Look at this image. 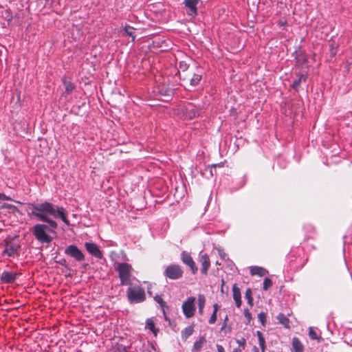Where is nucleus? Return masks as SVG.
Returning a JSON list of instances; mask_svg holds the SVG:
<instances>
[{
  "label": "nucleus",
  "instance_id": "nucleus-1",
  "mask_svg": "<svg viewBox=\"0 0 352 352\" xmlns=\"http://www.w3.org/2000/svg\"><path fill=\"white\" fill-rule=\"evenodd\" d=\"M29 215L47 223H37L32 228L34 237L41 243H50L52 241V237L47 232L50 228L54 230L58 228L57 222L53 219H60L65 224L69 225L67 212L63 206L44 201L29 204Z\"/></svg>",
  "mask_w": 352,
  "mask_h": 352
},
{
  "label": "nucleus",
  "instance_id": "nucleus-2",
  "mask_svg": "<svg viewBox=\"0 0 352 352\" xmlns=\"http://www.w3.org/2000/svg\"><path fill=\"white\" fill-rule=\"evenodd\" d=\"M116 271L118 273L122 285H131L132 284L133 267L126 263H118L115 267Z\"/></svg>",
  "mask_w": 352,
  "mask_h": 352
},
{
  "label": "nucleus",
  "instance_id": "nucleus-3",
  "mask_svg": "<svg viewBox=\"0 0 352 352\" xmlns=\"http://www.w3.org/2000/svg\"><path fill=\"white\" fill-rule=\"evenodd\" d=\"M202 113V109L200 105H196L193 103H187L182 105L179 109L178 114L184 120H192L198 117Z\"/></svg>",
  "mask_w": 352,
  "mask_h": 352
},
{
  "label": "nucleus",
  "instance_id": "nucleus-4",
  "mask_svg": "<svg viewBox=\"0 0 352 352\" xmlns=\"http://www.w3.org/2000/svg\"><path fill=\"white\" fill-rule=\"evenodd\" d=\"M126 296L131 304L140 303L146 299L144 289L139 285L129 287L126 290Z\"/></svg>",
  "mask_w": 352,
  "mask_h": 352
},
{
  "label": "nucleus",
  "instance_id": "nucleus-5",
  "mask_svg": "<svg viewBox=\"0 0 352 352\" xmlns=\"http://www.w3.org/2000/svg\"><path fill=\"white\" fill-rule=\"evenodd\" d=\"M195 300V297L190 296L184 301L182 309L186 318H190L194 316L196 311Z\"/></svg>",
  "mask_w": 352,
  "mask_h": 352
},
{
  "label": "nucleus",
  "instance_id": "nucleus-6",
  "mask_svg": "<svg viewBox=\"0 0 352 352\" xmlns=\"http://www.w3.org/2000/svg\"><path fill=\"white\" fill-rule=\"evenodd\" d=\"M164 275L167 278L177 280L182 276L183 270L179 265L172 264L166 267Z\"/></svg>",
  "mask_w": 352,
  "mask_h": 352
},
{
  "label": "nucleus",
  "instance_id": "nucleus-7",
  "mask_svg": "<svg viewBox=\"0 0 352 352\" xmlns=\"http://www.w3.org/2000/svg\"><path fill=\"white\" fill-rule=\"evenodd\" d=\"M20 248V245L12 241L6 242L1 255L3 256H7L9 257L18 256L19 255Z\"/></svg>",
  "mask_w": 352,
  "mask_h": 352
},
{
  "label": "nucleus",
  "instance_id": "nucleus-8",
  "mask_svg": "<svg viewBox=\"0 0 352 352\" xmlns=\"http://www.w3.org/2000/svg\"><path fill=\"white\" fill-rule=\"evenodd\" d=\"M65 254L74 258L76 261L81 262L85 260V255L82 251L75 245L67 246L65 251Z\"/></svg>",
  "mask_w": 352,
  "mask_h": 352
},
{
  "label": "nucleus",
  "instance_id": "nucleus-9",
  "mask_svg": "<svg viewBox=\"0 0 352 352\" xmlns=\"http://www.w3.org/2000/svg\"><path fill=\"white\" fill-rule=\"evenodd\" d=\"M181 259L182 261L188 265L190 270L192 271V273L193 274H196L197 272V267L195 265V263L194 262L192 256L190 254L185 251L182 252L181 254Z\"/></svg>",
  "mask_w": 352,
  "mask_h": 352
},
{
  "label": "nucleus",
  "instance_id": "nucleus-10",
  "mask_svg": "<svg viewBox=\"0 0 352 352\" xmlns=\"http://www.w3.org/2000/svg\"><path fill=\"white\" fill-rule=\"evenodd\" d=\"M85 247L87 251L91 254L93 256L97 258H102V252L99 249L98 246L94 243L86 242Z\"/></svg>",
  "mask_w": 352,
  "mask_h": 352
},
{
  "label": "nucleus",
  "instance_id": "nucleus-11",
  "mask_svg": "<svg viewBox=\"0 0 352 352\" xmlns=\"http://www.w3.org/2000/svg\"><path fill=\"white\" fill-rule=\"evenodd\" d=\"M199 263L201 265V272L206 275L208 274V270L210 267V261L209 256L207 254L203 253L202 252L199 254Z\"/></svg>",
  "mask_w": 352,
  "mask_h": 352
},
{
  "label": "nucleus",
  "instance_id": "nucleus-12",
  "mask_svg": "<svg viewBox=\"0 0 352 352\" xmlns=\"http://www.w3.org/2000/svg\"><path fill=\"white\" fill-rule=\"evenodd\" d=\"M200 0H184V4L188 9L187 14L192 17L197 15V6Z\"/></svg>",
  "mask_w": 352,
  "mask_h": 352
},
{
  "label": "nucleus",
  "instance_id": "nucleus-13",
  "mask_svg": "<svg viewBox=\"0 0 352 352\" xmlns=\"http://www.w3.org/2000/svg\"><path fill=\"white\" fill-rule=\"evenodd\" d=\"M18 275L16 272L3 271L0 276V280L3 283H12L16 279Z\"/></svg>",
  "mask_w": 352,
  "mask_h": 352
},
{
  "label": "nucleus",
  "instance_id": "nucleus-14",
  "mask_svg": "<svg viewBox=\"0 0 352 352\" xmlns=\"http://www.w3.org/2000/svg\"><path fill=\"white\" fill-rule=\"evenodd\" d=\"M250 272L252 276H258L260 277L268 274V271L266 269L259 266H251L250 267Z\"/></svg>",
  "mask_w": 352,
  "mask_h": 352
},
{
  "label": "nucleus",
  "instance_id": "nucleus-15",
  "mask_svg": "<svg viewBox=\"0 0 352 352\" xmlns=\"http://www.w3.org/2000/svg\"><path fill=\"white\" fill-rule=\"evenodd\" d=\"M307 74L304 72H300L297 74V78L294 80L292 87L294 89H297L298 87L300 86L301 82H305L307 80Z\"/></svg>",
  "mask_w": 352,
  "mask_h": 352
},
{
  "label": "nucleus",
  "instance_id": "nucleus-16",
  "mask_svg": "<svg viewBox=\"0 0 352 352\" xmlns=\"http://www.w3.org/2000/svg\"><path fill=\"white\" fill-rule=\"evenodd\" d=\"M153 318H148L146 321L145 328L150 330L155 336H157L158 329L156 328Z\"/></svg>",
  "mask_w": 352,
  "mask_h": 352
},
{
  "label": "nucleus",
  "instance_id": "nucleus-17",
  "mask_svg": "<svg viewBox=\"0 0 352 352\" xmlns=\"http://www.w3.org/2000/svg\"><path fill=\"white\" fill-rule=\"evenodd\" d=\"M292 352H303L304 346L298 338L292 339Z\"/></svg>",
  "mask_w": 352,
  "mask_h": 352
},
{
  "label": "nucleus",
  "instance_id": "nucleus-18",
  "mask_svg": "<svg viewBox=\"0 0 352 352\" xmlns=\"http://www.w3.org/2000/svg\"><path fill=\"white\" fill-rule=\"evenodd\" d=\"M233 298L237 307H240L241 305L240 289L234 285L232 288Z\"/></svg>",
  "mask_w": 352,
  "mask_h": 352
},
{
  "label": "nucleus",
  "instance_id": "nucleus-19",
  "mask_svg": "<svg viewBox=\"0 0 352 352\" xmlns=\"http://www.w3.org/2000/svg\"><path fill=\"white\" fill-rule=\"evenodd\" d=\"M202 78L201 73H194L190 79V85L192 87L197 86Z\"/></svg>",
  "mask_w": 352,
  "mask_h": 352
},
{
  "label": "nucleus",
  "instance_id": "nucleus-20",
  "mask_svg": "<svg viewBox=\"0 0 352 352\" xmlns=\"http://www.w3.org/2000/svg\"><path fill=\"white\" fill-rule=\"evenodd\" d=\"M256 335L258 337V344L261 350V352H265L266 349L265 340L263 337V333L260 331L256 332Z\"/></svg>",
  "mask_w": 352,
  "mask_h": 352
},
{
  "label": "nucleus",
  "instance_id": "nucleus-21",
  "mask_svg": "<svg viewBox=\"0 0 352 352\" xmlns=\"http://www.w3.org/2000/svg\"><path fill=\"white\" fill-rule=\"evenodd\" d=\"M194 332V327L193 325H190L186 327L182 331V338L183 340H186L189 336H190Z\"/></svg>",
  "mask_w": 352,
  "mask_h": 352
},
{
  "label": "nucleus",
  "instance_id": "nucleus-22",
  "mask_svg": "<svg viewBox=\"0 0 352 352\" xmlns=\"http://www.w3.org/2000/svg\"><path fill=\"white\" fill-rule=\"evenodd\" d=\"M206 342V340L204 337L199 338V340L196 341L194 343L192 350L199 352L201 350L204 343Z\"/></svg>",
  "mask_w": 352,
  "mask_h": 352
},
{
  "label": "nucleus",
  "instance_id": "nucleus-23",
  "mask_svg": "<svg viewBox=\"0 0 352 352\" xmlns=\"http://www.w3.org/2000/svg\"><path fill=\"white\" fill-rule=\"evenodd\" d=\"M309 336L311 339L316 340L318 342H320L322 340L321 336L318 335L316 330L314 327H311L309 328Z\"/></svg>",
  "mask_w": 352,
  "mask_h": 352
},
{
  "label": "nucleus",
  "instance_id": "nucleus-24",
  "mask_svg": "<svg viewBox=\"0 0 352 352\" xmlns=\"http://www.w3.org/2000/svg\"><path fill=\"white\" fill-rule=\"evenodd\" d=\"M63 84L65 85V93L67 94H71L73 91V90L75 89V85L70 81L64 80Z\"/></svg>",
  "mask_w": 352,
  "mask_h": 352
},
{
  "label": "nucleus",
  "instance_id": "nucleus-25",
  "mask_svg": "<svg viewBox=\"0 0 352 352\" xmlns=\"http://www.w3.org/2000/svg\"><path fill=\"white\" fill-rule=\"evenodd\" d=\"M133 28L129 25H126L124 27V30L126 35L132 37V41H134L135 39V36L133 34Z\"/></svg>",
  "mask_w": 352,
  "mask_h": 352
},
{
  "label": "nucleus",
  "instance_id": "nucleus-26",
  "mask_svg": "<svg viewBox=\"0 0 352 352\" xmlns=\"http://www.w3.org/2000/svg\"><path fill=\"white\" fill-rule=\"evenodd\" d=\"M277 319L280 324L285 326H287L289 324V319L283 314H279L277 316Z\"/></svg>",
  "mask_w": 352,
  "mask_h": 352
},
{
  "label": "nucleus",
  "instance_id": "nucleus-27",
  "mask_svg": "<svg viewBox=\"0 0 352 352\" xmlns=\"http://www.w3.org/2000/svg\"><path fill=\"white\" fill-rule=\"evenodd\" d=\"M206 297L204 294H199L198 295V307L204 308L206 305Z\"/></svg>",
  "mask_w": 352,
  "mask_h": 352
},
{
  "label": "nucleus",
  "instance_id": "nucleus-28",
  "mask_svg": "<svg viewBox=\"0 0 352 352\" xmlns=\"http://www.w3.org/2000/svg\"><path fill=\"white\" fill-rule=\"evenodd\" d=\"M272 286V281L269 278H265L263 280V289L267 291L270 287Z\"/></svg>",
  "mask_w": 352,
  "mask_h": 352
},
{
  "label": "nucleus",
  "instance_id": "nucleus-29",
  "mask_svg": "<svg viewBox=\"0 0 352 352\" xmlns=\"http://www.w3.org/2000/svg\"><path fill=\"white\" fill-rule=\"evenodd\" d=\"M258 320L261 322L262 325L265 326L266 323V314L265 312H261L258 314Z\"/></svg>",
  "mask_w": 352,
  "mask_h": 352
},
{
  "label": "nucleus",
  "instance_id": "nucleus-30",
  "mask_svg": "<svg viewBox=\"0 0 352 352\" xmlns=\"http://www.w3.org/2000/svg\"><path fill=\"white\" fill-rule=\"evenodd\" d=\"M188 65L184 61H180L179 63V74H180V71L185 72L188 69Z\"/></svg>",
  "mask_w": 352,
  "mask_h": 352
},
{
  "label": "nucleus",
  "instance_id": "nucleus-31",
  "mask_svg": "<svg viewBox=\"0 0 352 352\" xmlns=\"http://www.w3.org/2000/svg\"><path fill=\"white\" fill-rule=\"evenodd\" d=\"M243 314L247 320V324H249L252 320V314L248 309H244Z\"/></svg>",
  "mask_w": 352,
  "mask_h": 352
},
{
  "label": "nucleus",
  "instance_id": "nucleus-32",
  "mask_svg": "<svg viewBox=\"0 0 352 352\" xmlns=\"http://www.w3.org/2000/svg\"><path fill=\"white\" fill-rule=\"evenodd\" d=\"M154 300L158 303L160 304L162 307H164L166 305V302L164 301V300L162 299V298L159 296V295H156L155 297H154Z\"/></svg>",
  "mask_w": 352,
  "mask_h": 352
},
{
  "label": "nucleus",
  "instance_id": "nucleus-33",
  "mask_svg": "<svg viewBox=\"0 0 352 352\" xmlns=\"http://www.w3.org/2000/svg\"><path fill=\"white\" fill-rule=\"evenodd\" d=\"M236 343L242 348V349H244L246 344V340L244 338H241V339H237L236 340Z\"/></svg>",
  "mask_w": 352,
  "mask_h": 352
},
{
  "label": "nucleus",
  "instance_id": "nucleus-34",
  "mask_svg": "<svg viewBox=\"0 0 352 352\" xmlns=\"http://www.w3.org/2000/svg\"><path fill=\"white\" fill-rule=\"evenodd\" d=\"M217 312L215 311H213L212 315L210 316L209 320H208V322L209 324H214L216 322V320H217Z\"/></svg>",
  "mask_w": 352,
  "mask_h": 352
},
{
  "label": "nucleus",
  "instance_id": "nucleus-35",
  "mask_svg": "<svg viewBox=\"0 0 352 352\" xmlns=\"http://www.w3.org/2000/svg\"><path fill=\"white\" fill-rule=\"evenodd\" d=\"M217 250H218V253H219V256L222 259H226V254L224 252L223 250L221 249V248H217Z\"/></svg>",
  "mask_w": 352,
  "mask_h": 352
},
{
  "label": "nucleus",
  "instance_id": "nucleus-36",
  "mask_svg": "<svg viewBox=\"0 0 352 352\" xmlns=\"http://www.w3.org/2000/svg\"><path fill=\"white\" fill-rule=\"evenodd\" d=\"M0 200H7V201H9V200H11V199H10V197H9L8 196L6 195L5 194L0 192Z\"/></svg>",
  "mask_w": 352,
  "mask_h": 352
},
{
  "label": "nucleus",
  "instance_id": "nucleus-37",
  "mask_svg": "<svg viewBox=\"0 0 352 352\" xmlns=\"http://www.w3.org/2000/svg\"><path fill=\"white\" fill-rule=\"evenodd\" d=\"M126 348L124 346H119L113 352H126Z\"/></svg>",
  "mask_w": 352,
  "mask_h": 352
},
{
  "label": "nucleus",
  "instance_id": "nucleus-38",
  "mask_svg": "<svg viewBox=\"0 0 352 352\" xmlns=\"http://www.w3.org/2000/svg\"><path fill=\"white\" fill-rule=\"evenodd\" d=\"M217 352H225L224 348L220 344H217Z\"/></svg>",
  "mask_w": 352,
  "mask_h": 352
},
{
  "label": "nucleus",
  "instance_id": "nucleus-39",
  "mask_svg": "<svg viewBox=\"0 0 352 352\" xmlns=\"http://www.w3.org/2000/svg\"><path fill=\"white\" fill-rule=\"evenodd\" d=\"M220 308V306L218 305V304H214L213 305V311H215L217 313V311L219 310V309Z\"/></svg>",
  "mask_w": 352,
  "mask_h": 352
},
{
  "label": "nucleus",
  "instance_id": "nucleus-40",
  "mask_svg": "<svg viewBox=\"0 0 352 352\" xmlns=\"http://www.w3.org/2000/svg\"><path fill=\"white\" fill-rule=\"evenodd\" d=\"M204 308H199V313L200 315H203Z\"/></svg>",
  "mask_w": 352,
  "mask_h": 352
},
{
  "label": "nucleus",
  "instance_id": "nucleus-41",
  "mask_svg": "<svg viewBox=\"0 0 352 352\" xmlns=\"http://www.w3.org/2000/svg\"><path fill=\"white\" fill-rule=\"evenodd\" d=\"M252 297L248 298V302L252 305Z\"/></svg>",
  "mask_w": 352,
  "mask_h": 352
},
{
  "label": "nucleus",
  "instance_id": "nucleus-42",
  "mask_svg": "<svg viewBox=\"0 0 352 352\" xmlns=\"http://www.w3.org/2000/svg\"><path fill=\"white\" fill-rule=\"evenodd\" d=\"M253 352H259V350L257 347L254 346V348L253 349Z\"/></svg>",
  "mask_w": 352,
  "mask_h": 352
},
{
  "label": "nucleus",
  "instance_id": "nucleus-43",
  "mask_svg": "<svg viewBox=\"0 0 352 352\" xmlns=\"http://www.w3.org/2000/svg\"><path fill=\"white\" fill-rule=\"evenodd\" d=\"M232 352H241V350L239 349H234Z\"/></svg>",
  "mask_w": 352,
  "mask_h": 352
},
{
  "label": "nucleus",
  "instance_id": "nucleus-44",
  "mask_svg": "<svg viewBox=\"0 0 352 352\" xmlns=\"http://www.w3.org/2000/svg\"><path fill=\"white\" fill-rule=\"evenodd\" d=\"M148 293L151 295V292L149 291V289H148Z\"/></svg>",
  "mask_w": 352,
  "mask_h": 352
}]
</instances>
